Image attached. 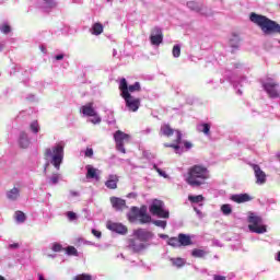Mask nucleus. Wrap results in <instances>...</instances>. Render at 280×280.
Segmentation results:
<instances>
[{
  "instance_id": "obj_27",
  "label": "nucleus",
  "mask_w": 280,
  "mask_h": 280,
  "mask_svg": "<svg viewBox=\"0 0 280 280\" xmlns=\"http://www.w3.org/2000/svg\"><path fill=\"white\" fill-rule=\"evenodd\" d=\"M175 132H176V140H175L176 144H165V148H173L174 150H180V147L178 145V143L183 141V133H180L179 130H175Z\"/></svg>"
},
{
  "instance_id": "obj_33",
  "label": "nucleus",
  "mask_w": 280,
  "mask_h": 280,
  "mask_svg": "<svg viewBox=\"0 0 280 280\" xmlns=\"http://www.w3.org/2000/svg\"><path fill=\"white\" fill-rule=\"evenodd\" d=\"M221 211L223 215H231L233 213V208H231V205L225 203L221 206Z\"/></svg>"
},
{
  "instance_id": "obj_43",
  "label": "nucleus",
  "mask_w": 280,
  "mask_h": 280,
  "mask_svg": "<svg viewBox=\"0 0 280 280\" xmlns=\"http://www.w3.org/2000/svg\"><path fill=\"white\" fill-rule=\"evenodd\" d=\"M153 224H155V226H160L161 229H165V226H167V222L161 220L154 221Z\"/></svg>"
},
{
  "instance_id": "obj_34",
  "label": "nucleus",
  "mask_w": 280,
  "mask_h": 280,
  "mask_svg": "<svg viewBox=\"0 0 280 280\" xmlns=\"http://www.w3.org/2000/svg\"><path fill=\"white\" fill-rule=\"evenodd\" d=\"M205 255H207V252H205V249L195 248V249H192V252H191V256H192V257L202 258V257H205Z\"/></svg>"
},
{
  "instance_id": "obj_3",
  "label": "nucleus",
  "mask_w": 280,
  "mask_h": 280,
  "mask_svg": "<svg viewBox=\"0 0 280 280\" xmlns=\"http://www.w3.org/2000/svg\"><path fill=\"white\" fill-rule=\"evenodd\" d=\"M44 159L46 161H50L51 165H54L56 170H60V165H62V161L65 159V145H62V143H58L52 148L45 149Z\"/></svg>"
},
{
  "instance_id": "obj_19",
  "label": "nucleus",
  "mask_w": 280,
  "mask_h": 280,
  "mask_svg": "<svg viewBox=\"0 0 280 280\" xmlns=\"http://www.w3.org/2000/svg\"><path fill=\"white\" fill-rule=\"evenodd\" d=\"M117 183H119V176L113 174L108 175L105 187H107V189H117Z\"/></svg>"
},
{
  "instance_id": "obj_48",
  "label": "nucleus",
  "mask_w": 280,
  "mask_h": 280,
  "mask_svg": "<svg viewBox=\"0 0 280 280\" xmlns=\"http://www.w3.org/2000/svg\"><path fill=\"white\" fill-rule=\"evenodd\" d=\"M158 174H160V176H163V178H167V174H165V172H163L161 168H156Z\"/></svg>"
},
{
  "instance_id": "obj_28",
  "label": "nucleus",
  "mask_w": 280,
  "mask_h": 280,
  "mask_svg": "<svg viewBox=\"0 0 280 280\" xmlns=\"http://www.w3.org/2000/svg\"><path fill=\"white\" fill-rule=\"evenodd\" d=\"M240 35L233 33L232 38L230 39V47H232V49H240Z\"/></svg>"
},
{
  "instance_id": "obj_20",
  "label": "nucleus",
  "mask_w": 280,
  "mask_h": 280,
  "mask_svg": "<svg viewBox=\"0 0 280 280\" xmlns=\"http://www.w3.org/2000/svg\"><path fill=\"white\" fill-rule=\"evenodd\" d=\"M187 8L192 12H202L205 10V5L202 3L196 2L195 0L188 1L186 3Z\"/></svg>"
},
{
  "instance_id": "obj_5",
  "label": "nucleus",
  "mask_w": 280,
  "mask_h": 280,
  "mask_svg": "<svg viewBox=\"0 0 280 280\" xmlns=\"http://www.w3.org/2000/svg\"><path fill=\"white\" fill-rule=\"evenodd\" d=\"M264 220L261 217L256 215L253 212H249L248 215V230L250 233H257L258 235H261L268 231V228L265 224H261Z\"/></svg>"
},
{
  "instance_id": "obj_17",
  "label": "nucleus",
  "mask_w": 280,
  "mask_h": 280,
  "mask_svg": "<svg viewBox=\"0 0 280 280\" xmlns=\"http://www.w3.org/2000/svg\"><path fill=\"white\" fill-rule=\"evenodd\" d=\"M110 205L116 211H124L126 209V200L119 197H110Z\"/></svg>"
},
{
  "instance_id": "obj_23",
  "label": "nucleus",
  "mask_w": 280,
  "mask_h": 280,
  "mask_svg": "<svg viewBox=\"0 0 280 280\" xmlns=\"http://www.w3.org/2000/svg\"><path fill=\"white\" fill-rule=\"evenodd\" d=\"M197 130L198 132H203L206 137L211 136V125L209 122L199 124Z\"/></svg>"
},
{
  "instance_id": "obj_41",
  "label": "nucleus",
  "mask_w": 280,
  "mask_h": 280,
  "mask_svg": "<svg viewBox=\"0 0 280 280\" xmlns=\"http://www.w3.org/2000/svg\"><path fill=\"white\" fill-rule=\"evenodd\" d=\"M67 218L70 220V222H73V220H78V214H75L73 211H68Z\"/></svg>"
},
{
  "instance_id": "obj_45",
  "label": "nucleus",
  "mask_w": 280,
  "mask_h": 280,
  "mask_svg": "<svg viewBox=\"0 0 280 280\" xmlns=\"http://www.w3.org/2000/svg\"><path fill=\"white\" fill-rule=\"evenodd\" d=\"M85 156H86L88 159H92V158H93V149L88 148V149L85 150Z\"/></svg>"
},
{
  "instance_id": "obj_4",
  "label": "nucleus",
  "mask_w": 280,
  "mask_h": 280,
  "mask_svg": "<svg viewBox=\"0 0 280 280\" xmlns=\"http://www.w3.org/2000/svg\"><path fill=\"white\" fill-rule=\"evenodd\" d=\"M128 220L129 222H137V220H139L140 224H150L152 222V217L148 214V208H145V206L140 209L132 207Z\"/></svg>"
},
{
  "instance_id": "obj_47",
  "label": "nucleus",
  "mask_w": 280,
  "mask_h": 280,
  "mask_svg": "<svg viewBox=\"0 0 280 280\" xmlns=\"http://www.w3.org/2000/svg\"><path fill=\"white\" fill-rule=\"evenodd\" d=\"M184 147L186 148V150H190V148H194V144H191V142L186 141L184 142Z\"/></svg>"
},
{
  "instance_id": "obj_52",
  "label": "nucleus",
  "mask_w": 280,
  "mask_h": 280,
  "mask_svg": "<svg viewBox=\"0 0 280 280\" xmlns=\"http://www.w3.org/2000/svg\"><path fill=\"white\" fill-rule=\"evenodd\" d=\"M70 194H71V196H78V191L71 190Z\"/></svg>"
},
{
  "instance_id": "obj_7",
  "label": "nucleus",
  "mask_w": 280,
  "mask_h": 280,
  "mask_svg": "<svg viewBox=\"0 0 280 280\" xmlns=\"http://www.w3.org/2000/svg\"><path fill=\"white\" fill-rule=\"evenodd\" d=\"M165 202L162 200L155 199L153 200L152 205L149 207V211L152 215H156L158 218H170V211L165 209Z\"/></svg>"
},
{
  "instance_id": "obj_44",
  "label": "nucleus",
  "mask_w": 280,
  "mask_h": 280,
  "mask_svg": "<svg viewBox=\"0 0 280 280\" xmlns=\"http://www.w3.org/2000/svg\"><path fill=\"white\" fill-rule=\"evenodd\" d=\"M47 8H56V1L55 0H43Z\"/></svg>"
},
{
  "instance_id": "obj_11",
  "label": "nucleus",
  "mask_w": 280,
  "mask_h": 280,
  "mask_svg": "<svg viewBox=\"0 0 280 280\" xmlns=\"http://www.w3.org/2000/svg\"><path fill=\"white\" fill-rule=\"evenodd\" d=\"M262 86L267 95H269V97H272V98L279 97L280 94H279V90L277 89L279 86V83L275 81H268L266 83H262Z\"/></svg>"
},
{
  "instance_id": "obj_18",
  "label": "nucleus",
  "mask_w": 280,
  "mask_h": 280,
  "mask_svg": "<svg viewBox=\"0 0 280 280\" xmlns=\"http://www.w3.org/2000/svg\"><path fill=\"white\" fill-rule=\"evenodd\" d=\"M231 200H233V202H236L237 205H242L244 202H250V200H253V197H250V195L248 194H240L233 195L231 197Z\"/></svg>"
},
{
  "instance_id": "obj_46",
  "label": "nucleus",
  "mask_w": 280,
  "mask_h": 280,
  "mask_svg": "<svg viewBox=\"0 0 280 280\" xmlns=\"http://www.w3.org/2000/svg\"><path fill=\"white\" fill-rule=\"evenodd\" d=\"M92 234L95 236V237H102V232H100V231H97V230H95V229H93L92 230Z\"/></svg>"
},
{
  "instance_id": "obj_50",
  "label": "nucleus",
  "mask_w": 280,
  "mask_h": 280,
  "mask_svg": "<svg viewBox=\"0 0 280 280\" xmlns=\"http://www.w3.org/2000/svg\"><path fill=\"white\" fill-rule=\"evenodd\" d=\"M65 58V55H57L55 56V59L57 60H62Z\"/></svg>"
},
{
  "instance_id": "obj_55",
  "label": "nucleus",
  "mask_w": 280,
  "mask_h": 280,
  "mask_svg": "<svg viewBox=\"0 0 280 280\" xmlns=\"http://www.w3.org/2000/svg\"><path fill=\"white\" fill-rule=\"evenodd\" d=\"M0 280H5V278L3 276H0Z\"/></svg>"
},
{
  "instance_id": "obj_38",
  "label": "nucleus",
  "mask_w": 280,
  "mask_h": 280,
  "mask_svg": "<svg viewBox=\"0 0 280 280\" xmlns=\"http://www.w3.org/2000/svg\"><path fill=\"white\" fill-rule=\"evenodd\" d=\"M60 180V175L58 173H54L52 176L48 179L49 185H58Z\"/></svg>"
},
{
  "instance_id": "obj_54",
  "label": "nucleus",
  "mask_w": 280,
  "mask_h": 280,
  "mask_svg": "<svg viewBox=\"0 0 280 280\" xmlns=\"http://www.w3.org/2000/svg\"><path fill=\"white\" fill-rule=\"evenodd\" d=\"M154 171L156 172V170H159V166H156V164L153 165Z\"/></svg>"
},
{
  "instance_id": "obj_24",
  "label": "nucleus",
  "mask_w": 280,
  "mask_h": 280,
  "mask_svg": "<svg viewBox=\"0 0 280 280\" xmlns=\"http://www.w3.org/2000/svg\"><path fill=\"white\" fill-rule=\"evenodd\" d=\"M88 173H86V178H94L96 180H100V174H97V172H100L97 168L88 165L86 166Z\"/></svg>"
},
{
  "instance_id": "obj_25",
  "label": "nucleus",
  "mask_w": 280,
  "mask_h": 280,
  "mask_svg": "<svg viewBox=\"0 0 280 280\" xmlns=\"http://www.w3.org/2000/svg\"><path fill=\"white\" fill-rule=\"evenodd\" d=\"M174 129L168 124L162 125L160 128V133L164 137H172L174 135Z\"/></svg>"
},
{
  "instance_id": "obj_30",
  "label": "nucleus",
  "mask_w": 280,
  "mask_h": 280,
  "mask_svg": "<svg viewBox=\"0 0 280 280\" xmlns=\"http://www.w3.org/2000/svg\"><path fill=\"white\" fill-rule=\"evenodd\" d=\"M102 32H104V25H102V23H95L92 26V34H94V36H100Z\"/></svg>"
},
{
  "instance_id": "obj_14",
  "label": "nucleus",
  "mask_w": 280,
  "mask_h": 280,
  "mask_svg": "<svg viewBox=\"0 0 280 280\" xmlns=\"http://www.w3.org/2000/svg\"><path fill=\"white\" fill-rule=\"evenodd\" d=\"M250 167L254 170L256 184L266 185V172H264L258 164H252Z\"/></svg>"
},
{
  "instance_id": "obj_40",
  "label": "nucleus",
  "mask_w": 280,
  "mask_h": 280,
  "mask_svg": "<svg viewBox=\"0 0 280 280\" xmlns=\"http://www.w3.org/2000/svg\"><path fill=\"white\" fill-rule=\"evenodd\" d=\"M173 56L174 58H180V47L178 45L173 47Z\"/></svg>"
},
{
  "instance_id": "obj_49",
  "label": "nucleus",
  "mask_w": 280,
  "mask_h": 280,
  "mask_svg": "<svg viewBox=\"0 0 280 280\" xmlns=\"http://www.w3.org/2000/svg\"><path fill=\"white\" fill-rule=\"evenodd\" d=\"M213 280H226V277L214 275Z\"/></svg>"
},
{
  "instance_id": "obj_16",
  "label": "nucleus",
  "mask_w": 280,
  "mask_h": 280,
  "mask_svg": "<svg viewBox=\"0 0 280 280\" xmlns=\"http://www.w3.org/2000/svg\"><path fill=\"white\" fill-rule=\"evenodd\" d=\"M107 229L119 235H126L128 228L121 223H107Z\"/></svg>"
},
{
  "instance_id": "obj_53",
  "label": "nucleus",
  "mask_w": 280,
  "mask_h": 280,
  "mask_svg": "<svg viewBox=\"0 0 280 280\" xmlns=\"http://www.w3.org/2000/svg\"><path fill=\"white\" fill-rule=\"evenodd\" d=\"M277 261H280V252H278Z\"/></svg>"
},
{
  "instance_id": "obj_26",
  "label": "nucleus",
  "mask_w": 280,
  "mask_h": 280,
  "mask_svg": "<svg viewBox=\"0 0 280 280\" xmlns=\"http://www.w3.org/2000/svg\"><path fill=\"white\" fill-rule=\"evenodd\" d=\"M20 145L23 149L30 148V138L27 136V132H25V131H22L20 133Z\"/></svg>"
},
{
  "instance_id": "obj_1",
  "label": "nucleus",
  "mask_w": 280,
  "mask_h": 280,
  "mask_svg": "<svg viewBox=\"0 0 280 280\" xmlns=\"http://www.w3.org/2000/svg\"><path fill=\"white\" fill-rule=\"evenodd\" d=\"M209 178V168L207 166L194 165L188 168L186 183L190 187H202V185H207Z\"/></svg>"
},
{
  "instance_id": "obj_15",
  "label": "nucleus",
  "mask_w": 280,
  "mask_h": 280,
  "mask_svg": "<svg viewBox=\"0 0 280 280\" xmlns=\"http://www.w3.org/2000/svg\"><path fill=\"white\" fill-rule=\"evenodd\" d=\"M150 42L152 45H161V43H163V31L159 27L152 28Z\"/></svg>"
},
{
  "instance_id": "obj_37",
  "label": "nucleus",
  "mask_w": 280,
  "mask_h": 280,
  "mask_svg": "<svg viewBox=\"0 0 280 280\" xmlns=\"http://www.w3.org/2000/svg\"><path fill=\"white\" fill-rule=\"evenodd\" d=\"M30 128L34 135H38V130H40V126L38 125V120H34L31 122Z\"/></svg>"
},
{
  "instance_id": "obj_9",
  "label": "nucleus",
  "mask_w": 280,
  "mask_h": 280,
  "mask_svg": "<svg viewBox=\"0 0 280 280\" xmlns=\"http://www.w3.org/2000/svg\"><path fill=\"white\" fill-rule=\"evenodd\" d=\"M81 113H83L85 117H93V119H91L92 124H102V118L100 117V115H97V112L93 107V103H88L83 105L81 107Z\"/></svg>"
},
{
  "instance_id": "obj_57",
  "label": "nucleus",
  "mask_w": 280,
  "mask_h": 280,
  "mask_svg": "<svg viewBox=\"0 0 280 280\" xmlns=\"http://www.w3.org/2000/svg\"><path fill=\"white\" fill-rule=\"evenodd\" d=\"M48 257H54V255H49Z\"/></svg>"
},
{
  "instance_id": "obj_13",
  "label": "nucleus",
  "mask_w": 280,
  "mask_h": 280,
  "mask_svg": "<svg viewBox=\"0 0 280 280\" xmlns=\"http://www.w3.org/2000/svg\"><path fill=\"white\" fill-rule=\"evenodd\" d=\"M129 250L132 253H141V250H145V244H143L139 238H129L127 241Z\"/></svg>"
},
{
  "instance_id": "obj_2",
  "label": "nucleus",
  "mask_w": 280,
  "mask_h": 280,
  "mask_svg": "<svg viewBox=\"0 0 280 280\" xmlns=\"http://www.w3.org/2000/svg\"><path fill=\"white\" fill-rule=\"evenodd\" d=\"M249 21H252V23H255V25H258V27H260L261 32H264L267 35L280 34L279 23L266 18L265 15H259L257 13H250Z\"/></svg>"
},
{
  "instance_id": "obj_51",
  "label": "nucleus",
  "mask_w": 280,
  "mask_h": 280,
  "mask_svg": "<svg viewBox=\"0 0 280 280\" xmlns=\"http://www.w3.org/2000/svg\"><path fill=\"white\" fill-rule=\"evenodd\" d=\"M10 248H19L18 243H15V244H11V245H10Z\"/></svg>"
},
{
  "instance_id": "obj_12",
  "label": "nucleus",
  "mask_w": 280,
  "mask_h": 280,
  "mask_svg": "<svg viewBox=\"0 0 280 280\" xmlns=\"http://www.w3.org/2000/svg\"><path fill=\"white\" fill-rule=\"evenodd\" d=\"M133 237H137L140 242H150L154 237V233L144 229H137L133 231Z\"/></svg>"
},
{
  "instance_id": "obj_8",
  "label": "nucleus",
  "mask_w": 280,
  "mask_h": 280,
  "mask_svg": "<svg viewBox=\"0 0 280 280\" xmlns=\"http://www.w3.org/2000/svg\"><path fill=\"white\" fill-rule=\"evenodd\" d=\"M114 140L116 143V149L118 150V152H121L122 154H126V143H130V135L121 131V130H117L114 133Z\"/></svg>"
},
{
  "instance_id": "obj_29",
  "label": "nucleus",
  "mask_w": 280,
  "mask_h": 280,
  "mask_svg": "<svg viewBox=\"0 0 280 280\" xmlns=\"http://www.w3.org/2000/svg\"><path fill=\"white\" fill-rule=\"evenodd\" d=\"M188 200L192 205H198V202H203L205 201V196H202V195H197V196L189 195Z\"/></svg>"
},
{
  "instance_id": "obj_56",
  "label": "nucleus",
  "mask_w": 280,
  "mask_h": 280,
  "mask_svg": "<svg viewBox=\"0 0 280 280\" xmlns=\"http://www.w3.org/2000/svg\"><path fill=\"white\" fill-rule=\"evenodd\" d=\"M277 159L280 161V153L277 155Z\"/></svg>"
},
{
  "instance_id": "obj_36",
  "label": "nucleus",
  "mask_w": 280,
  "mask_h": 280,
  "mask_svg": "<svg viewBox=\"0 0 280 280\" xmlns=\"http://www.w3.org/2000/svg\"><path fill=\"white\" fill-rule=\"evenodd\" d=\"M66 253L67 255H69L70 257H78V249L74 246H68L66 248Z\"/></svg>"
},
{
  "instance_id": "obj_39",
  "label": "nucleus",
  "mask_w": 280,
  "mask_h": 280,
  "mask_svg": "<svg viewBox=\"0 0 280 280\" xmlns=\"http://www.w3.org/2000/svg\"><path fill=\"white\" fill-rule=\"evenodd\" d=\"M0 32H2V34H10V32H12V27L8 24H3L0 26Z\"/></svg>"
},
{
  "instance_id": "obj_22",
  "label": "nucleus",
  "mask_w": 280,
  "mask_h": 280,
  "mask_svg": "<svg viewBox=\"0 0 280 280\" xmlns=\"http://www.w3.org/2000/svg\"><path fill=\"white\" fill-rule=\"evenodd\" d=\"M178 240H179V247L180 246H191V244H192L191 236L184 234V233L178 234Z\"/></svg>"
},
{
  "instance_id": "obj_42",
  "label": "nucleus",
  "mask_w": 280,
  "mask_h": 280,
  "mask_svg": "<svg viewBox=\"0 0 280 280\" xmlns=\"http://www.w3.org/2000/svg\"><path fill=\"white\" fill-rule=\"evenodd\" d=\"M51 250H54V253H61L62 250V245L59 243H55L51 247Z\"/></svg>"
},
{
  "instance_id": "obj_6",
  "label": "nucleus",
  "mask_w": 280,
  "mask_h": 280,
  "mask_svg": "<svg viewBox=\"0 0 280 280\" xmlns=\"http://www.w3.org/2000/svg\"><path fill=\"white\" fill-rule=\"evenodd\" d=\"M122 100H125L126 108L129 113H137L141 107V98L132 96V94L128 93L126 90V83L122 84Z\"/></svg>"
},
{
  "instance_id": "obj_21",
  "label": "nucleus",
  "mask_w": 280,
  "mask_h": 280,
  "mask_svg": "<svg viewBox=\"0 0 280 280\" xmlns=\"http://www.w3.org/2000/svg\"><path fill=\"white\" fill-rule=\"evenodd\" d=\"M21 197V189L13 187L12 189L7 191V198L8 200H19V198Z\"/></svg>"
},
{
  "instance_id": "obj_35",
  "label": "nucleus",
  "mask_w": 280,
  "mask_h": 280,
  "mask_svg": "<svg viewBox=\"0 0 280 280\" xmlns=\"http://www.w3.org/2000/svg\"><path fill=\"white\" fill-rule=\"evenodd\" d=\"M171 261L173 266H176L177 268H183V266H185V260L183 258H171Z\"/></svg>"
},
{
  "instance_id": "obj_32",
  "label": "nucleus",
  "mask_w": 280,
  "mask_h": 280,
  "mask_svg": "<svg viewBox=\"0 0 280 280\" xmlns=\"http://www.w3.org/2000/svg\"><path fill=\"white\" fill-rule=\"evenodd\" d=\"M168 246H172L173 248H180V243L178 237H171L167 242Z\"/></svg>"
},
{
  "instance_id": "obj_31",
  "label": "nucleus",
  "mask_w": 280,
  "mask_h": 280,
  "mask_svg": "<svg viewBox=\"0 0 280 280\" xmlns=\"http://www.w3.org/2000/svg\"><path fill=\"white\" fill-rule=\"evenodd\" d=\"M15 220L16 222H20L21 224H23V222H25V220H27V217L25 215V213L21 210L15 211Z\"/></svg>"
},
{
  "instance_id": "obj_10",
  "label": "nucleus",
  "mask_w": 280,
  "mask_h": 280,
  "mask_svg": "<svg viewBox=\"0 0 280 280\" xmlns=\"http://www.w3.org/2000/svg\"><path fill=\"white\" fill-rule=\"evenodd\" d=\"M124 84H125L127 93H135V92L141 91V83L136 82L132 85H128V81L126 80V78H122V79H120V82H119L120 95H124V89H122Z\"/></svg>"
}]
</instances>
